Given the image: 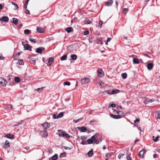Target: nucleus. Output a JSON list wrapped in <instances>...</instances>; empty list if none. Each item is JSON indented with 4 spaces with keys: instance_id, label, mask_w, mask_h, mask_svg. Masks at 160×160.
<instances>
[{
    "instance_id": "1",
    "label": "nucleus",
    "mask_w": 160,
    "mask_h": 160,
    "mask_svg": "<svg viewBox=\"0 0 160 160\" xmlns=\"http://www.w3.org/2000/svg\"><path fill=\"white\" fill-rule=\"evenodd\" d=\"M58 135L60 137L62 136L68 138H69L70 137L69 135L68 134L64 132H62L61 130H60Z\"/></svg>"
},
{
    "instance_id": "2",
    "label": "nucleus",
    "mask_w": 160,
    "mask_h": 160,
    "mask_svg": "<svg viewBox=\"0 0 160 160\" xmlns=\"http://www.w3.org/2000/svg\"><path fill=\"white\" fill-rule=\"evenodd\" d=\"M97 75L98 78L103 77L104 76V73L103 71L101 69H98L97 71Z\"/></svg>"
},
{
    "instance_id": "3",
    "label": "nucleus",
    "mask_w": 160,
    "mask_h": 160,
    "mask_svg": "<svg viewBox=\"0 0 160 160\" xmlns=\"http://www.w3.org/2000/svg\"><path fill=\"white\" fill-rule=\"evenodd\" d=\"M90 79L87 78H83L81 79V83L82 84H85L90 82Z\"/></svg>"
},
{
    "instance_id": "4",
    "label": "nucleus",
    "mask_w": 160,
    "mask_h": 160,
    "mask_svg": "<svg viewBox=\"0 0 160 160\" xmlns=\"http://www.w3.org/2000/svg\"><path fill=\"white\" fill-rule=\"evenodd\" d=\"M0 79L2 80V81L0 82V85L2 86H5L7 83V82L6 80L2 77Z\"/></svg>"
},
{
    "instance_id": "5",
    "label": "nucleus",
    "mask_w": 160,
    "mask_h": 160,
    "mask_svg": "<svg viewBox=\"0 0 160 160\" xmlns=\"http://www.w3.org/2000/svg\"><path fill=\"white\" fill-rule=\"evenodd\" d=\"M110 116L112 118L117 119L121 118L123 117H124V115H114L112 114H110Z\"/></svg>"
},
{
    "instance_id": "6",
    "label": "nucleus",
    "mask_w": 160,
    "mask_h": 160,
    "mask_svg": "<svg viewBox=\"0 0 160 160\" xmlns=\"http://www.w3.org/2000/svg\"><path fill=\"white\" fill-rule=\"evenodd\" d=\"M40 134L42 137H46L48 136V133L46 131H41L40 132Z\"/></svg>"
},
{
    "instance_id": "7",
    "label": "nucleus",
    "mask_w": 160,
    "mask_h": 160,
    "mask_svg": "<svg viewBox=\"0 0 160 160\" xmlns=\"http://www.w3.org/2000/svg\"><path fill=\"white\" fill-rule=\"evenodd\" d=\"M41 125L43 128L46 129L50 127V124L48 122H46L42 124Z\"/></svg>"
},
{
    "instance_id": "8",
    "label": "nucleus",
    "mask_w": 160,
    "mask_h": 160,
    "mask_svg": "<svg viewBox=\"0 0 160 160\" xmlns=\"http://www.w3.org/2000/svg\"><path fill=\"white\" fill-rule=\"evenodd\" d=\"M95 140V136H93L91 138L89 139H88L87 141H88V144H91L92 143V142H94V141Z\"/></svg>"
},
{
    "instance_id": "9",
    "label": "nucleus",
    "mask_w": 160,
    "mask_h": 160,
    "mask_svg": "<svg viewBox=\"0 0 160 160\" xmlns=\"http://www.w3.org/2000/svg\"><path fill=\"white\" fill-rule=\"evenodd\" d=\"M9 20V19L8 17L7 16H3V17L0 18V21H2L4 22H8Z\"/></svg>"
},
{
    "instance_id": "10",
    "label": "nucleus",
    "mask_w": 160,
    "mask_h": 160,
    "mask_svg": "<svg viewBox=\"0 0 160 160\" xmlns=\"http://www.w3.org/2000/svg\"><path fill=\"white\" fill-rule=\"evenodd\" d=\"M32 47L31 46H30L28 44H26L24 46V48L25 50L31 51Z\"/></svg>"
},
{
    "instance_id": "11",
    "label": "nucleus",
    "mask_w": 160,
    "mask_h": 160,
    "mask_svg": "<svg viewBox=\"0 0 160 160\" xmlns=\"http://www.w3.org/2000/svg\"><path fill=\"white\" fill-rule=\"evenodd\" d=\"M145 153V151L144 150L141 151L139 154L138 156L140 158H142L144 156V154Z\"/></svg>"
},
{
    "instance_id": "12",
    "label": "nucleus",
    "mask_w": 160,
    "mask_h": 160,
    "mask_svg": "<svg viewBox=\"0 0 160 160\" xmlns=\"http://www.w3.org/2000/svg\"><path fill=\"white\" fill-rule=\"evenodd\" d=\"M42 50H44V48L43 47H39L36 49V52L38 53H41Z\"/></svg>"
},
{
    "instance_id": "13",
    "label": "nucleus",
    "mask_w": 160,
    "mask_h": 160,
    "mask_svg": "<svg viewBox=\"0 0 160 160\" xmlns=\"http://www.w3.org/2000/svg\"><path fill=\"white\" fill-rule=\"evenodd\" d=\"M113 3L112 0H109L105 2V4L106 6H111Z\"/></svg>"
},
{
    "instance_id": "14",
    "label": "nucleus",
    "mask_w": 160,
    "mask_h": 160,
    "mask_svg": "<svg viewBox=\"0 0 160 160\" xmlns=\"http://www.w3.org/2000/svg\"><path fill=\"white\" fill-rule=\"evenodd\" d=\"M58 158V156L57 154H55L51 157L49 158V160H57Z\"/></svg>"
},
{
    "instance_id": "15",
    "label": "nucleus",
    "mask_w": 160,
    "mask_h": 160,
    "mask_svg": "<svg viewBox=\"0 0 160 160\" xmlns=\"http://www.w3.org/2000/svg\"><path fill=\"white\" fill-rule=\"evenodd\" d=\"M148 69L149 70H151L153 67V65L152 63H148L147 66Z\"/></svg>"
},
{
    "instance_id": "16",
    "label": "nucleus",
    "mask_w": 160,
    "mask_h": 160,
    "mask_svg": "<svg viewBox=\"0 0 160 160\" xmlns=\"http://www.w3.org/2000/svg\"><path fill=\"white\" fill-rule=\"evenodd\" d=\"M54 61V59L52 58H49L48 59V63L49 64L48 65L49 66H50L52 63Z\"/></svg>"
},
{
    "instance_id": "17",
    "label": "nucleus",
    "mask_w": 160,
    "mask_h": 160,
    "mask_svg": "<svg viewBox=\"0 0 160 160\" xmlns=\"http://www.w3.org/2000/svg\"><path fill=\"white\" fill-rule=\"evenodd\" d=\"M37 30L39 33H42L44 32V30L42 28H40L38 27L37 28Z\"/></svg>"
},
{
    "instance_id": "18",
    "label": "nucleus",
    "mask_w": 160,
    "mask_h": 160,
    "mask_svg": "<svg viewBox=\"0 0 160 160\" xmlns=\"http://www.w3.org/2000/svg\"><path fill=\"white\" fill-rule=\"evenodd\" d=\"M80 131L82 132H85L87 131V128L84 127H82L80 128Z\"/></svg>"
},
{
    "instance_id": "19",
    "label": "nucleus",
    "mask_w": 160,
    "mask_h": 160,
    "mask_svg": "<svg viewBox=\"0 0 160 160\" xmlns=\"http://www.w3.org/2000/svg\"><path fill=\"white\" fill-rule=\"evenodd\" d=\"M71 58L73 60H76L77 59V56L76 55L72 54L71 55Z\"/></svg>"
},
{
    "instance_id": "20",
    "label": "nucleus",
    "mask_w": 160,
    "mask_h": 160,
    "mask_svg": "<svg viewBox=\"0 0 160 160\" xmlns=\"http://www.w3.org/2000/svg\"><path fill=\"white\" fill-rule=\"evenodd\" d=\"M93 150L92 149H91L88 153V156L89 157H91L93 154Z\"/></svg>"
},
{
    "instance_id": "21",
    "label": "nucleus",
    "mask_w": 160,
    "mask_h": 160,
    "mask_svg": "<svg viewBox=\"0 0 160 160\" xmlns=\"http://www.w3.org/2000/svg\"><path fill=\"white\" fill-rule=\"evenodd\" d=\"M63 112H60L59 114H58V116H57V118H62L63 116Z\"/></svg>"
},
{
    "instance_id": "22",
    "label": "nucleus",
    "mask_w": 160,
    "mask_h": 160,
    "mask_svg": "<svg viewBox=\"0 0 160 160\" xmlns=\"http://www.w3.org/2000/svg\"><path fill=\"white\" fill-rule=\"evenodd\" d=\"M14 135L12 134H8L6 135V137L12 139L14 137Z\"/></svg>"
},
{
    "instance_id": "23",
    "label": "nucleus",
    "mask_w": 160,
    "mask_h": 160,
    "mask_svg": "<svg viewBox=\"0 0 160 160\" xmlns=\"http://www.w3.org/2000/svg\"><path fill=\"white\" fill-rule=\"evenodd\" d=\"M133 62L134 64H139V60L137 58H134Z\"/></svg>"
},
{
    "instance_id": "24",
    "label": "nucleus",
    "mask_w": 160,
    "mask_h": 160,
    "mask_svg": "<svg viewBox=\"0 0 160 160\" xmlns=\"http://www.w3.org/2000/svg\"><path fill=\"white\" fill-rule=\"evenodd\" d=\"M13 22L15 25H16L18 23V19L15 18H12Z\"/></svg>"
},
{
    "instance_id": "25",
    "label": "nucleus",
    "mask_w": 160,
    "mask_h": 160,
    "mask_svg": "<svg viewBox=\"0 0 160 160\" xmlns=\"http://www.w3.org/2000/svg\"><path fill=\"white\" fill-rule=\"evenodd\" d=\"M12 4L13 5H14L15 6V8L14 9L15 10H17L18 8V5L17 4L15 3V2H12Z\"/></svg>"
},
{
    "instance_id": "26",
    "label": "nucleus",
    "mask_w": 160,
    "mask_h": 160,
    "mask_svg": "<svg viewBox=\"0 0 160 160\" xmlns=\"http://www.w3.org/2000/svg\"><path fill=\"white\" fill-rule=\"evenodd\" d=\"M119 91L117 89L115 90L113 89L112 90V94L115 93H117L119 92Z\"/></svg>"
},
{
    "instance_id": "27",
    "label": "nucleus",
    "mask_w": 160,
    "mask_h": 160,
    "mask_svg": "<svg viewBox=\"0 0 160 160\" xmlns=\"http://www.w3.org/2000/svg\"><path fill=\"white\" fill-rule=\"evenodd\" d=\"M14 81L17 82H19L21 81V79L20 78L18 77H15L14 78Z\"/></svg>"
},
{
    "instance_id": "28",
    "label": "nucleus",
    "mask_w": 160,
    "mask_h": 160,
    "mask_svg": "<svg viewBox=\"0 0 160 160\" xmlns=\"http://www.w3.org/2000/svg\"><path fill=\"white\" fill-rule=\"evenodd\" d=\"M66 31L67 32H71L72 30V28L71 27H68L66 28Z\"/></svg>"
},
{
    "instance_id": "29",
    "label": "nucleus",
    "mask_w": 160,
    "mask_h": 160,
    "mask_svg": "<svg viewBox=\"0 0 160 160\" xmlns=\"http://www.w3.org/2000/svg\"><path fill=\"white\" fill-rule=\"evenodd\" d=\"M67 55H64L63 56H62L61 58V61H63L67 59Z\"/></svg>"
},
{
    "instance_id": "30",
    "label": "nucleus",
    "mask_w": 160,
    "mask_h": 160,
    "mask_svg": "<svg viewBox=\"0 0 160 160\" xmlns=\"http://www.w3.org/2000/svg\"><path fill=\"white\" fill-rule=\"evenodd\" d=\"M128 8H124L123 9L122 12L124 14H126L128 11Z\"/></svg>"
},
{
    "instance_id": "31",
    "label": "nucleus",
    "mask_w": 160,
    "mask_h": 160,
    "mask_svg": "<svg viewBox=\"0 0 160 160\" xmlns=\"http://www.w3.org/2000/svg\"><path fill=\"white\" fill-rule=\"evenodd\" d=\"M154 137L153 136L152 137V138H153V141L155 142H156L158 141V139L159 138V136H157L156 137L155 139H154Z\"/></svg>"
},
{
    "instance_id": "32",
    "label": "nucleus",
    "mask_w": 160,
    "mask_h": 160,
    "mask_svg": "<svg viewBox=\"0 0 160 160\" xmlns=\"http://www.w3.org/2000/svg\"><path fill=\"white\" fill-rule=\"evenodd\" d=\"M103 23V22L102 21L100 20L99 22V25L98 26V27L99 28H101L102 27V25Z\"/></svg>"
},
{
    "instance_id": "33",
    "label": "nucleus",
    "mask_w": 160,
    "mask_h": 160,
    "mask_svg": "<svg viewBox=\"0 0 160 160\" xmlns=\"http://www.w3.org/2000/svg\"><path fill=\"white\" fill-rule=\"evenodd\" d=\"M127 74L126 73H123L122 74V77L123 79H125L127 77Z\"/></svg>"
},
{
    "instance_id": "34",
    "label": "nucleus",
    "mask_w": 160,
    "mask_h": 160,
    "mask_svg": "<svg viewBox=\"0 0 160 160\" xmlns=\"http://www.w3.org/2000/svg\"><path fill=\"white\" fill-rule=\"evenodd\" d=\"M116 113L118 114H119V115H123L124 116V113L122 111H118L116 112Z\"/></svg>"
},
{
    "instance_id": "35",
    "label": "nucleus",
    "mask_w": 160,
    "mask_h": 160,
    "mask_svg": "<svg viewBox=\"0 0 160 160\" xmlns=\"http://www.w3.org/2000/svg\"><path fill=\"white\" fill-rule=\"evenodd\" d=\"M23 123V121L22 120L19 122H18L17 124H14V126H18L20 125H21Z\"/></svg>"
},
{
    "instance_id": "36",
    "label": "nucleus",
    "mask_w": 160,
    "mask_h": 160,
    "mask_svg": "<svg viewBox=\"0 0 160 160\" xmlns=\"http://www.w3.org/2000/svg\"><path fill=\"white\" fill-rule=\"evenodd\" d=\"M145 100L148 102H152L154 101L155 100L154 99H149L148 100V99L146 98Z\"/></svg>"
},
{
    "instance_id": "37",
    "label": "nucleus",
    "mask_w": 160,
    "mask_h": 160,
    "mask_svg": "<svg viewBox=\"0 0 160 160\" xmlns=\"http://www.w3.org/2000/svg\"><path fill=\"white\" fill-rule=\"evenodd\" d=\"M24 33L27 35H28L30 33V30L28 29H25L24 30Z\"/></svg>"
},
{
    "instance_id": "38",
    "label": "nucleus",
    "mask_w": 160,
    "mask_h": 160,
    "mask_svg": "<svg viewBox=\"0 0 160 160\" xmlns=\"http://www.w3.org/2000/svg\"><path fill=\"white\" fill-rule=\"evenodd\" d=\"M29 40L31 42H32L34 43H36L37 42L36 41V40L35 39H32L31 38H29Z\"/></svg>"
},
{
    "instance_id": "39",
    "label": "nucleus",
    "mask_w": 160,
    "mask_h": 160,
    "mask_svg": "<svg viewBox=\"0 0 160 160\" xmlns=\"http://www.w3.org/2000/svg\"><path fill=\"white\" fill-rule=\"evenodd\" d=\"M5 143V145L7 146V148L10 147V143H9V142L8 140L6 141Z\"/></svg>"
},
{
    "instance_id": "40",
    "label": "nucleus",
    "mask_w": 160,
    "mask_h": 160,
    "mask_svg": "<svg viewBox=\"0 0 160 160\" xmlns=\"http://www.w3.org/2000/svg\"><path fill=\"white\" fill-rule=\"evenodd\" d=\"M18 63L20 65H23L24 64V62L22 60H20L18 61Z\"/></svg>"
},
{
    "instance_id": "41",
    "label": "nucleus",
    "mask_w": 160,
    "mask_h": 160,
    "mask_svg": "<svg viewBox=\"0 0 160 160\" xmlns=\"http://www.w3.org/2000/svg\"><path fill=\"white\" fill-rule=\"evenodd\" d=\"M64 84L65 85L70 86V83L68 81H66L64 82Z\"/></svg>"
},
{
    "instance_id": "42",
    "label": "nucleus",
    "mask_w": 160,
    "mask_h": 160,
    "mask_svg": "<svg viewBox=\"0 0 160 160\" xmlns=\"http://www.w3.org/2000/svg\"><path fill=\"white\" fill-rule=\"evenodd\" d=\"M106 92H107V93L108 94H112V90H107L106 91Z\"/></svg>"
},
{
    "instance_id": "43",
    "label": "nucleus",
    "mask_w": 160,
    "mask_h": 160,
    "mask_svg": "<svg viewBox=\"0 0 160 160\" xmlns=\"http://www.w3.org/2000/svg\"><path fill=\"white\" fill-rule=\"evenodd\" d=\"M124 155V154L120 153L118 155V158L120 159Z\"/></svg>"
},
{
    "instance_id": "44",
    "label": "nucleus",
    "mask_w": 160,
    "mask_h": 160,
    "mask_svg": "<svg viewBox=\"0 0 160 160\" xmlns=\"http://www.w3.org/2000/svg\"><path fill=\"white\" fill-rule=\"evenodd\" d=\"M81 139L82 140H85L87 139V137L86 136H82L81 137Z\"/></svg>"
},
{
    "instance_id": "45",
    "label": "nucleus",
    "mask_w": 160,
    "mask_h": 160,
    "mask_svg": "<svg viewBox=\"0 0 160 160\" xmlns=\"http://www.w3.org/2000/svg\"><path fill=\"white\" fill-rule=\"evenodd\" d=\"M92 22L89 20H86L85 22V24H90Z\"/></svg>"
},
{
    "instance_id": "46",
    "label": "nucleus",
    "mask_w": 160,
    "mask_h": 160,
    "mask_svg": "<svg viewBox=\"0 0 160 160\" xmlns=\"http://www.w3.org/2000/svg\"><path fill=\"white\" fill-rule=\"evenodd\" d=\"M89 33V32L88 30H86L83 33L84 35H87Z\"/></svg>"
},
{
    "instance_id": "47",
    "label": "nucleus",
    "mask_w": 160,
    "mask_h": 160,
    "mask_svg": "<svg viewBox=\"0 0 160 160\" xmlns=\"http://www.w3.org/2000/svg\"><path fill=\"white\" fill-rule=\"evenodd\" d=\"M44 87H42L41 88H38L36 89H35V90L36 91H37L38 92H39V90H40V91H42V90L43 88H44Z\"/></svg>"
},
{
    "instance_id": "48",
    "label": "nucleus",
    "mask_w": 160,
    "mask_h": 160,
    "mask_svg": "<svg viewBox=\"0 0 160 160\" xmlns=\"http://www.w3.org/2000/svg\"><path fill=\"white\" fill-rule=\"evenodd\" d=\"M99 143V141H98L96 138L95 137V140L94 141V143H96V144H98Z\"/></svg>"
},
{
    "instance_id": "49",
    "label": "nucleus",
    "mask_w": 160,
    "mask_h": 160,
    "mask_svg": "<svg viewBox=\"0 0 160 160\" xmlns=\"http://www.w3.org/2000/svg\"><path fill=\"white\" fill-rule=\"evenodd\" d=\"M28 3V2L27 1H26L25 3V4L24 6V7L25 9H26L27 8V6Z\"/></svg>"
},
{
    "instance_id": "50",
    "label": "nucleus",
    "mask_w": 160,
    "mask_h": 160,
    "mask_svg": "<svg viewBox=\"0 0 160 160\" xmlns=\"http://www.w3.org/2000/svg\"><path fill=\"white\" fill-rule=\"evenodd\" d=\"M115 107V104H112L109 105V108H113Z\"/></svg>"
},
{
    "instance_id": "51",
    "label": "nucleus",
    "mask_w": 160,
    "mask_h": 160,
    "mask_svg": "<svg viewBox=\"0 0 160 160\" xmlns=\"http://www.w3.org/2000/svg\"><path fill=\"white\" fill-rule=\"evenodd\" d=\"M57 116H58V114H54L53 115V118L54 119H57L58 118H57Z\"/></svg>"
},
{
    "instance_id": "52",
    "label": "nucleus",
    "mask_w": 160,
    "mask_h": 160,
    "mask_svg": "<svg viewBox=\"0 0 160 160\" xmlns=\"http://www.w3.org/2000/svg\"><path fill=\"white\" fill-rule=\"evenodd\" d=\"M106 157L107 158H110V157H111V154H109V153H107V154H106Z\"/></svg>"
},
{
    "instance_id": "53",
    "label": "nucleus",
    "mask_w": 160,
    "mask_h": 160,
    "mask_svg": "<svg viewBox=\"0 0 160 160\" xmlns=\"http://www.w3.org/2000/svg\"><path fill=\"white\" fill-rule=\"evenodd\" d=\"M126 158L127 160H131V157H130L128 155H127L126 156Z\"/></svg>"
},
{
    "instance_id": "54",
    "label": "nucleus",
    "mask_w": 160,
    "mask_h": 160,
    "mask_svg": "<svg viewBox=\"0 0 160 160\" xmlns=\"http://www.w3.org/2000/svg\"><path fill=\"white\" fill-rule=\"evenodd\" d=\"M72 45H70L68 46L67 48V49L68 50L70 51L71 50V48H72Z\"/></svg>"
},
{
    "instance_id": "55",
    "label": "nucleus",
    "mask_w": 160,
    "mask_h": 160,
    "mask_svg": "<svg viewBox=\"0 0 160 160\" xmlns=\"http://www.w3.org/2000/svg\"><path fill=\"white\" fill-rule=\"evenodd\" d=\"M140 120L139 118H138L137 119H136L134 121V122L135 123H136L137 122H139L140 121Z\"/></svg>"
},
{
    "instance_id": "56",
    "label": "nucleus",
    "mask_w": 160,
    "mask_h": 160,
    "mask_svg": "<svg viewBox=\"0 0 160 160\" xmlns=\"http://www.w3.org/2000/svg\"><path fill=\"white\" fill-rule=\"evenodd\" d=\"M63 148H64V149L66 150H70L71 149V148H70L68 147H63Z\"/></svg>"
},
{
    "instance_id": "57",
    "label": "nucleus",
    "mask_w": 160,
    "mask_h": 160,
    "mask_svg": "<svg viewBox=\"0 0 160 160\" xmlns=\"http://www.w3.org/2000/svg\"><path fill=\"white\" fill-rule=\"evenodd\" d=\"M4 58L3 57L2 55L1 54H0V60H3Z\"/></svg>"
},
{
    "instance_id": "58",
    "label": "nucleus",
    "mask_w": 160,
    "mask_h": 160,
    "mask_svg": "<svg viewBox=\"0 0 160 160\" xmlns=\"http://www.w3.org/2000/svg\"><path fill=\"white\" fill-rule=\"evenodd\" d=\"M26 13L28 14H30V13L29 11L27 9H26L25 10Z\"/></svg>"
},
{
    "instance_id": "59",
    "label": "nucleus",
    "mask_w": 160,
    "mask_h": 160,
    "mask_svg": "<svg viewBox=\"0 0 160 160\" xmlns=\"http://www.w3.org/2000/svg\"><path fill=\"white\" fill-rule=\"evenodd\" d=\"M80 119H78V120H73V121L75 123H77V122H78L80 120Z\"/></svg>"
},
{
    "instance_id": "60",
    "label": "nucleus",
    "mask_w": 160,
    "mask_h": 160,
    "mask_svg": "<svg viewBox=\"0 0 160 160\" xmlns=\"http://www.w3.org/2000/svg\"><path fill=\"white\" fill-rule=\"evenodd\" d=\"M80 143L82 145H85L87 143H85V142L84 141H83L82 142H80Z\"/></svg>"
},
{
    "instance_id": "61",
    "label": "nucleus",
    "mask_w": 160,
    "mask_h": 160,
    "mask_svg": "<svg viewBox=\"0 0 160 160\" xmlns=\"http://www.w3.org/2000/svg\"><path fill=\"white\" fill-rule=\"evenodd\" d=\"M22 24H20L18 27V28L19 29H20L22 27Z\"/></svg>"
},
{
    "instance_id": "62",
    "label": "nucleus",
    "mask_w": 160,
    "mask_h": 160,
    "mask_svg": "<svg viewBox=\"0 0 160 160\" xmlns=\"http://www.w3.org/2000/svg\"><path fill=\"white\" fill-rule=\"evenodd\" d=\"M111 40V38H107V42H110Z\"/></svg>"
},
{
    "instance_id": "63",
    "label": "nucleus",
    "mask_w": 160,
    "mask_h": 160,
    "mask_svg": "<svg viewBox=\"0 0 160 160\" xmlns=\"http://www.w3.org/2000/svg\"><path fill=\"white\" fill-rule=\"evenodd\" d=\"M143 55L146 56V57H148V58H150V57L148 55H147V54H146V53H144L143 54Z\"/></svg>"
},
{
    "instance_id": "64",
    "label": "nucleus",
    "mask_w": 160,
    "mask_h": 160,
    "mask_svg": "<svg viewBox=\"0 0 160 160\" xmlns=\"http://www.w3.org/2000/svg\"><path fill=\"white\" fill-rule=\"evenodd\" d=\"M157 154H155L153 155V157L154 158H156L157 157Z\"/></svg>"
}]
</instances>
